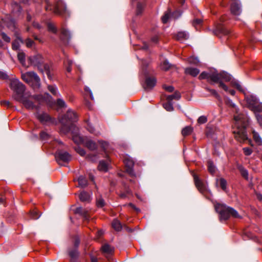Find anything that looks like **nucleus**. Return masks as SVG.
Masks as SVG:
<instances>
[{
    "label": "nucleus",
    "mask_w": 262,
    "mask_h": 262,
    "mask_svg": "<svg viewBox=\"0 0 262 262\" xmlns=\"http://www.w3.org/2000/svg\"><path fill=\"white\" fill-rule=\"evenodd\" d=\"M157 80L155 77H148L146 78L144 88L145 90H151L156 85Z\"/></svg>",
    "instance_id": "16"
},
{
    "label": "nucleus",
    "mask_w": 262,
    "mask_h": 262,
    "mask_svg": "<svg viewBox=\"0 0 262 262\" xmlns=\"http://www.w3.org/2000/svg\"><path fill=\"white\" fill-rule=\"evenodd\" d=\"M188 61L191 64H196L199 63V60L196 57H190L188 59Z\"/></svg>",
    "instance_id": "50"
},
{
    "label": "nucleus",
    "mask_w": 262,
    "mask_h": 262,
    "mask_svg": "<svg viewBox=\"0 0 262 262\" xmlns=\"http://www.w3.org/2000/svg\"><path fill=\"white\" fill-rule=\"evenodd\" d=\"M233 85L239 91L244 92V89H243L241 85L237 81H234L233 82Z\"/></svg>",
    "instance_id": "55"
},
{
    "label": "nucleus",
    "mask_w": 262,
    "mask_h": 262,
    "mask_svg": "<svg viewBox=\"0 0 262 262\" xmlns=\"http://www.w3.org/2000/svg\"><path fill=\"white\" fill-rule=\"evenodd\" d=\"M214 207L216 211L220 215V220L221 221H226L230 216L237 219L242 217L236 210L225 204L217 203L214 205Z\"/></svg>",
    "instance_id": "5"
},
{
    "label": "nucleus",
    "mask_w": 262,
    "mask_h": 262,
    "mask_svg": "<svg viewBox=\"0 0 262 262\" xmlns=\"http://www.w3.org/2000/svg\"><path fill=\"white\" fill-rule=\"evenodd\" d=\"M25 43L28 48H31L34 45V42L30 38H27L25 40Z\"/></svg>",
    "instance_id": "54"
},
{
    "label": "nucleus",
    "mask_w": 262,
    "mask_h": 262,
    "mask_svg": "<svg viewBox=\"0 0 262 262\" xmlns=\"http://www.w3.org/2000/svg\"><path fill=\"white\" fill-rule=\"evenodd\" d=\"M208 169L211 174H213L215 172L216 168L211 161H208Z\"/></svg>",
    "instance_id": "39"
},
{
    "label": "nucleus",
    "mask_w": 262,
    "mask_h": 262,
    "mask_svg": "<svg viewBox=\"0 0 262 262\" xmlns=\"http://www.w3.org/2000/svg\"><path fill=\"white\" fill-rule=\"evenodd\" d=\"M83 144L91 150H94L97 149L96 144L86 137H85Z\"/></svg>",
    "instance_id": "18"
},
{
    "label": "nucleus",
    "mask_w": 262,
    "mask_h": 262,
    "mask_svg": "<svg viewBox=\"0 0 262 262\" xmlns=\"http://www.w3.org/2000/svg\"><path fill=\"white\" fill-rule=\"evenodd\" d=\"M245 99L250 108L258 102L256 97L252 95L246 96Z\"/></svg>",
    "instance_id": "19"
},
{
    "label": "nucleus",
    "mask_w": 262,
    "mask_h": 262,
    "mask_svg": "<svg viewBox=\"0 0 262 262\" xmlns=\"http://www.w3.org/2000/svg\"><path fill=\"white\" fill-rule=\"evenodd\" d=\"M72 129H73V130H71V131H72V139L73 141L77 144H83V142H84L85 137H81L78 134V128L77 127L75 128H73Z\"/></svg>",
    "instance_id": "14"
},
{
    "label": "nucleus",
    "mask_w": 262,
    "mask_h": 262,
    "mask_svg": "<svg viewBox=\"0 0 262 262\" xmlns=\"http://www.w3.org/2000/svg\"><path fill=\"white\" fill-rule=\"evenodd\" d=\"M115 225H116V231H119L122 230H125L127 232H132V230L130 228L127 227L125 225L121 224V223L119 221H118L117 220H116Z\"/></svg>",
    "instance_id": "21"
},
{
    "label": "nucleus",
    "mask_w": 262,
    "mask_h": 262,
    "mask_svg": "<svg viewBox=\"0 0 262 262\" xmlns=\"http://www.w3.org/2000/svg\"><path fill=\"white\" fill-rule=\"evenodd\" d=\"M79 199L82 202H89L91 200V195L86 192L82 191L79 195Z\"/></svg>",
    "instance_id": "26"
},
{
    "label": "nucleus",
    "mask_w": 262,
    "mask_h": 262,
    "mask_svg": "<svg viewBox=\"0 0 262 262\" xmlns=\"http://www.w3.org/2000/svg\"><path fill=\"white\" fill-rule=\"evenodd\" d=\"M47 27L49 31L55 34L57 33V29L53 23H48L47 24Z\"/></svg>",
    "instance_id": "38"
},
{
    "label": "nucleus",
    "mask_w": 262,
    "mask_h": 262,
    "mask_svg": "<svg viewBox=\"0 0 262 262\" xmlns=\"http://www.w3.org/2000/svg\"><path fill=\"white\" fill-rule=\"evenodd\" d=\"M178 40L182 41L187 39L189 37V34L187 32L185 31L179 32L175 36Z\"/></svg>",
    "instance_id": "23"
},
{
    "label": "nucleus",
    "mask_w": 262,
    "mask_h": 262,
    "mask_svg": "<svg viewBox=\"0 0 262 262\" xmlns=\"http://www.w3.org/2000/svg\"><path fill=\"white\" fill-rule=\"evenodd\" d=\"M1 35L2 37V38L3 40L7 42H10L11 41L10 38L4 32H2L1 33Z\"/></svg>",
    "instance_id": "59"
},
{
    "label": "nucleus",
    "mask_w": 262,
    "mask_h": 262,
    "mask_svg": "<svg viewBox=\"0 0 262 262\" xmlns=\"http://www.w3.org/2000/svg\"><path fill=\"white\" fill-rule=\"evenodd\" d=\"M9 78L8 75L4 72L0 71V78L2 79H8Z\"/></svg>",
    "instance_id": "64"
},
{
    "label": "nucleus",
    "mask_w": 262,
    "mask_h": 262,
    "mask_svg": "<svg viewBox=\"0 0 262 262\" xmlns=\"http://www.w3.org/2000/svg\"><path fill=\"white\" fill-rule=\"evenodd\" d=\"M161 68L162 70L167 71L170 68V64L167 61L164 60L161 64Z\"/></svg>",
    "instance_id": "44"
},
{
    "label": "nucleus",
    "mask_w": 262,
    "mask_h": 262,
    "mask_svg": "<svg viewBox=\"0 0 262 262\" xmlns=\"http://www.w3.org/2000/svg\"><path fill=\"white\" fill-rule=\"evenodd\" d=\"M192 130L193 128L191 126H186L182 129V134L184 136H188L192 133Z\"/></svg>",
    "instance_id": "36"
},
{
    "label": "nucleus",
    "mask_w": 262,
    "mask_h": 262,
    "mask_svg": "<svg viewBox=\"0 0 262 262\" xmlns=\"http://www.w3.org/2000/svg\"><path fill=\"white\" fill-rule=\"evenodd\" d=\"M181 98V95L179 92H176L173 94L169 95L167 97L166 99L168 101H171L173 99L179 100Z\"/></svg>",
    "instance_id": "34"
},
{
    "label": "nucleus",
    "mask_w": 262,
    "mask_h": 262,
    "mask_svg": "<svg viewBox=\"0 0 262 262\" xmlns=\"http://www.w3.org/2000/svg\"><path fill=\"white\" fill-rule=\"evenodd\" d=\"M101 250L103 253L106 254V256L109 259V255L112 252V249L108 244H105L101 247Z\"/></svg>",
    "instance_id": "25"
},
{
    "label": "nucleus",
    "mask_w": 262,
    "mask_h": 262,
    "mask_svg": "<svg viewBox=\"0 0 262 262\" xmlns=\"http://www.w3.org/2000/svg\"><path fill=\"white\" fill-rule=\"evenodd\" d=\"M55 157L57 162L60 164L61 162H68L71 159V155L66 151H59L56 152Z\"/></svg>",
    "instance_id": "13"
},
{
    "label": "nucleus",
    "mask_w": 262,
    "mask_h": 262,
    "mask_svg": "<svg viewBox=\"0 0 262 262\" xmlns=\"http://www.w3.org/2000/svg\"><path fill=\"white\" fill-rule=\"evenodd\" d=\"M144 7L145 4L144 3H138L136 10V15L137 16L141 15L143 11Z\"/></svg>",
    "instance_id": "30"
},
{
    "label": "nucleus",
    "mask_w": 262,
    "mask_h": 262,
    "mask_svg": "<svg viewBox=\"0 0 262 262\" xmlns=\"http://www.w3.org/2000/svg\"><path fill=\"white\" fill-rule=\"evenodd\" d=\"M255 117L258 123L262 127V115L260 114H256Z\"/></svg>",
    "instance_id": "62"
},
{
    "label": "nucleus",
    "mask_w": 262,
    "mask_h": 262,
    "mask_svg": "<svg viewBox=\"0 0 262 262\" xmlns=\"http://www.w3.org/2000/svg\"><path fill=\"white\" fill-rule=\"evenodd\" d=\"M48 89L49 91L54 96H59L60 95L57 91V88L54 85H48Z\"/></svg>",
    "instance_id": "37"
},
{
    "label": "nucleus",
    "mask_w": 262,
    "mask_h": 262,
    "mask_svg": "<svg viewBox=\"0 0 262 262\" xmlns=\"http://www.w3.org/2000/svg\"><path fill=\"white\" fill-rule=\"evenodd\" d=\"M182 14V12L180 11H176L172 13L171 17L174 19H177Z\"/></svg>",
    "instance_id": "60"
},
{
    "label": "nucleus",
    "mask_w": 262,
    "mask_h": 262,
    "mask_svg": "<svg viewBox=\"0 0 262 262\" xmlns=\"http://www.w3.org/2000/svg\"><path fill=\"white\" fill-rule=\"evenodd\" d=\"M51 98L49 94L46 93L44 96L41 95L32 96L29 93H26L25 95L17 101L21 103L28 110L37 109V106L34 104L35 102L42 103L47 102V99Z\"/></svg>",
    "instance_id": "3"
},
{
    "label": "nucleus",
    "mask_w": 262,
    "mask_h": 262,
    "mask_svg": "<svg viewBox=\"0 0 262 262\" xmlns=\"http://www.w3.org/2000/svg\"><path fill=\"white\" fill-rule=\"evenodd\" d=\"M238 169L239 170L241 175L246 179H248V172L247 169H246L242 165H239L238 166Z\"/></svg>",
    "instance_id": "35"
},
{
    "label": "nucleus",
    "mask_w": 262,
    "mask_h": 262,
    "mask_svg": "<svg viewBox=\"0 0 262 262\" xmlns=\"http://www.w3.org/2000/svg\"><path fill=\"white\" fill-rule=\"evenodd\" d=\"M253 134V138L254 139V141H255V143L257 145H262V139L260 137L259 135L256 132L255 130H253L252 132Z\"/></svg>",
    "instance_id": "27"
},
{
    "label": "nucleus",
    "mask_w": 262,
    "mask_h": 262,
    "mask_svg": "<svg viewBox=\"0 0 262 262\" xmlns=\"http://www.w3.org/2000/svg\"><path fill=\"white\" fill-rule=\"evenodd\" d=\"M230 9L231 13L235 15H239L242 11L241 4L238 1L233 2Z\"/></svg>",
    "instance_id": "17"
},
{
    "label": "nucleus",
    "mask_w": 262,
    "mask_h": 262,
    "mask_svg": "<svg viewBox=\"0 0 262 262\" xmlns=\"http://www.w3.org/2000/svg\"><path fill=\"white\" fill-rule=\"evenodd\" d=\"M78 185L79 187H85L88 185V181L85 177L80 176L78 179Z\"/></svg>",
    "instance_id": "31"
},
{
    "label": "nucleus",
    "mask_w": 262,
    "mask_h": 262,
    "mask_svg": "<svg viewBox=\"0 0 262 262\" xmlns=\"http://www.w3.org/2000/svg\"><path fill=\"white\" fill-rule=\"evenodd\" d=\"M108 169V164L104 161H101L98 166V169L100 171H106Z\"/></svg>",
    "instance_id": "32"
},
{
    "label": "nucleus",
    "mask_w": 262,
    "mask_h": 262,
    "mask_svg": "<svg viewBox=\"0 0 262 262\" xmlns=\"http://www.w3.org/2000/svg\"><path fill=\"white\" fill-rule=\"evenodd\" d=\"M75 213L81 215L85 220L89 219V211L88 210L82 207H78L75 209Z\"/></svg>",
    "instance_id": "20"
},
{
    "label": "nucleus",
    "mask_w": 262,
    "mask_h": 262,
    "mask_svg": "<svg viewBox=\"0 0 262 262\" xmlns=\"http://www.w3.org/2000/svg\"><path fill=\"white\" fill-rule=\"evenodd\" d=\"M75 150L77 153H78L80 156H84L85 155V150L81 148L80 147L77 146L75 148Z\"/></svg>",
    "instance_id": "51"
},
{
    "label": "nucleus",
    "mask_w": 262,
    "mask_h": 262,
    "mask_svg": "<svg viewBox=\"0 0 262 262\" xmlns=\"http://www.w3.org/2000/svg\"><path fill=\"white\" fill-rule=\"evenodd\" d=\"M86 128L91 133H94V128L92 126V125L90 124V123L89 122V121H87V124H86Z\"/></svg>",
    "instance_id": "61"
},
{
    "label": "nucleus",
    "mask_w": 262,
    "mask_h": 262,
    "mask_svg": "<svg viewBox=\"0 0 262 262\" xmlns=\"http://www.w3.org/2000/svg\"><path fill=\"white\" fill-rule=\"evenodd\" d=\"M86 158L91 161L95 162L97 160L98 157L97 155L89 154L86 156Z\"/></svg>",
    "instance_id": "49"
},
{
    "label": "nucleus",
    "mask_w": 262,
    "mask_h": 262,
    "mask_svg": "<svg viewBox=\"0 0 262 262\" xmlns=\"http://www.w3.org/2000/svg\"><path fill=\"white\" fill-rule=\"evenodd\" d=\"M56 105L60 108L66 107L67 105L64 101L60 98H59L56 101Z\"/></svg>",
    "instance_id": "46"
},
{
    "label": "nucleus",
    "mask_w": 262,
    "mask_h": 262,
    "mask_svg": "<svg viewBox=\"0 0 262 262\" xmlns=\"http://www.w3.org/2000/svg\"><path fill=\"white\" fill-rule=\"evenodd\" d=\"M20 47L19 43L18 40H14L12 44V48L14 50H17L19 49Z\"/></svg>",
    "instance_id": "53"
},
{
    "label": "nucleus",
    "mask_w": 262,
    "mask_h": 262,
    "mask_svg": "<svg viewBox=\"0 0 262 262\" xmlns=\"http://www.w3.org/2000/svg\"><path fill=\"white\" fill-rule=\"evenodd\" d=\"M207 121V118L205 116H201L198 119L199 124H204Z\"/></svg>",
    "instance_id": "52"
},
{
    "label": "nucleus",
    "mask_w": 262,
    "mask_h": 262,
    "mask_svg": "<svg viewBox=\"0 0 262 262\" xmlns=\"http://www.w3.org/2000/svg\"><path fill=\"white\" fill-rule=\"evenodd\" d=\"M185 72L186 74L190 75L193 77H195L200 73V70L196 68L189 67L185 69Z\"/></svg>",
    "instance_id": "22"
},
{
    "label": "nucleus",
    "mask_w": 262,
    "mask_h": 262,
    "mask_svg": "<svg viewBox=\"0 0 262 262\" xmlns=\"http://www.w3.org/2000/svg\"><path fill=\"white\" fill-rule=\"evenodd\" d=\"M130 195H132V192L128 188L126 189L125 192H122L120 194V196L121 198H127Z\"/></svg>",
    "instance_id": "47"
},
{
    "label": "nucleus",
    "mask_w": 262,
    "mask_h": 262,
    "mask_svg": "<svg viewBox=\"0 0 262 262\" xmlns=\"http://www.w3.org/2000/svg\"><path fill=\"white\" fill-rule=\"evenodd\" d=\"M163 88L167 91L169 92H172L174 90V88L172 86L169 85L167 86L166 85H164Z\"/></svg>",
    "instance_id": "63"
},
{
    "label": "nucleus",
    "mask_w": 262,
    "mask_h": 262,
    "mask_svg": "<svg viewBox=\"0 0 262 262\" xmlns=\"http://www.w3.org/2000/svg\"><path fill=\"white\" fill-rule=\"evenodd\" d=\"M3 23L11 31H15L17 28L15 20L10 15H7L2 19Z\"/></svg>",
    "instance_id": "12"
},
{
    "label": "nucleus",
    "mask_w": 262,
    "mask_h": 262,
    "mask_svg": "<svg viewBox=\"0 0 262 262\" xmlns=\"http://www.w3.org/2000/svg\"><path fill=\"white\" fill-rule=\"evenodd\" d=\"M21 78L26 83L35 90L39 88L40 80L38 76L34 72H28L21 74Z\"/></svg>",
    "instance_id": "9"
},
{
    "label": "nucleus",
    "mask_w": 262,
    "mask_h": 262,
    "mask_svg": "<svg viewBox=\"0 0 262 262\" xmlns=\"http://www.w3.org/2000/svg\"><path fill=\"white\" fill-rule=\"evenodd\" d=\"M71 262H75L78 257V253L77 250H71L69 252Z\"/></svg>",
    "instance_id": "28"
},
{
    "label": "nucleus",
    "mask_w": 262,
    "mask_h": 262,
    "mask_svg": "<svg viewBox=\"0 0 262 262\" xmlns=\"http://www.w3.org/2000/svg\"><path fill=\"white\" fill-rule=\"evenodd\" d=\"M28 65L29 66H33L37 67L38 70L41 72H45L49 79L52 78L51 66L48 63H45L44 59L41 55L37 54L29 57L28 58Z\"/></svg>",
    "instance_id": "4"
},
{
    "label": "nucleus",
    "mask_w": 262,
    "mask_h": 262,
    "mask_svg": "<svg viewBox=\"0 0 262 262\" xmlns=\"http://www.w3.org/2000/svg\"><path fill=\"white\" fill-rule=\"evenodd\" d=\"M123 161L125 166L126 172L131 177H135L136 174L133 169L135 161L129 155H125L123 157Z\"/></svg>",
    "instance_id": "10"
},
{
    "label": "nucleus",
    "mask_w": 262,
    "mask_h": 262,
    "mask_svg": "<svg viewBox=\"0 0 262 262\" xmlns=\"http://www.w3.org/2000/svg\"><path fill=\"white\" fill-rule=\"evenodd\" d=\"M30 216L32 219L36 220L39 217L40 214L37 210H33L30 212Z\"/></svg>",
    "instance_id": "45"
},
{
    "label": "nucleus",
    "mask_w": 262,
    "mask_h": 262,
    "mask_svg": "<svg viewBox=\"0 0 262 262\" xmlns=\"http://www.w3.org/2000/svg\"><path fill=\"white\" fill-rule=\"evenodd\" d=\"M49 135L45 131H42L40 133V138L42 140H47L49 138Z\"/></svg>",
    "instance_id": "48"
},
{
    "label": "nucleus",
    "mask_w": 262,
    "mask_h": 262,
    "mask_svg": "<svg viewBox=\"0 0 262 262\" xmlns=\"http://www.w3.org/2000/svg\"><path fill=\"white\" fill-rule=\"evenodd\" d=\"M17 57L19 62L24 67H29L28 64L26 62V55L23 52L19 51L17 53Z\"/></svg>",
    "instance_id": "24"
},
{
    "label": "nucleus",
    "mask_w": 262,
    "mask_h": 262,
    "mask_svg": "<svg viewBox=\"0 0 262 262\" xmlns=\"http://www.w3.org/2000/svg\"><path fill=\"white\" fill-rule=\"evenodd\" d=\"M255 114H260L262 112V103L258 102L250 108Z\"/></svg>",
    "instance_id": "29"
},
{
    "label": "nucleus",
    "mask_w": 262,
    "mask_h": 262,
    "mask_svg": "<svg viewBox=\"0 0 262 262\" xmlns=\"http://www.w3.org/2000/svg\"><path fill=\"white\" fill-rule=\"evenodd\" d=\"M61 34L65 37L67 38V39L69 40L71 37L70 32V31L63 28L61 29Z\"/></svg>",
    "instance_id": "42"
},
{
    "label": "nucleus",
    "mask_w": 262,
    "mask_h": 262,
    "mask_svg": "<svg viewBox=\"0 0 262 262\" xmlns=\"http://www.w3.org/2000/svg\"><path fill=\"white\" fill-rule=\"evenodd\" d=\"M169 13L167 12L164 14V16H162V21L163 23L166 24L168 21V20L169 18Z\"/></svg>",
    "instance_id": "58"
},
{
    "label": "nucleus",
    "mask_w": 262,
    "mask_h": 262,
    "mask_svg": "<svg viewBox=\"0 0 262 262\" xmlns=\"http://www.w3.org/2000/svg\"><path fill=\"white\" fill-rule=\"evenodd\" d=\"M78 120V115L72 110H69L66 114L61 119V123L62 124L61 131L67 133L72 130L73 128H76L73 124Z\"/></svg>",
    "instance_id": "6"
},
{
    "label": "nucleus",
    "mask_w": 262,
    "mask_h": 262,
    "mask_svg": "<svg viewBox=\"0 0 262 262\" xmlns=\"http://www.w3.org/2000/svg\"><path fill=\"white\" fill-rule=\"evenodd\" d=\"M195 185L199 191L203 193L207 190L206 185L195 174L193 175Z\"/></svg>",
    "instance_id": "15"
},
{
    "label": "nucleus",
    "mask_w": 262,
    "mask_h": 262,
    "mask_svg": "<svg viewBox=\"0 0 262 262\" xmlns=\"http://www.w3.org/2000/svg\"><path fill=\"white\" fill-rule=\"evenodd\" d=\"M228 104L232 107L235 108L236 114L234 116V125L233 127V133L234 137L237 141L239 142H244L248 140L249 144H252L251 140H248L247 134L246 131V127L248 124V117L244 114H239L237 109L235 107V104L230 100H228Z\"/></svg>",
    "instance_id": "1"
},
{
    "label": "nucleus",
    "mask_w": 262,
    "mask_h": 262,
    "mask_svg": "<svg viewBox=\"0 0 262 262\" xmlns=\"http://www.w3.org/2000/svg\"><path fill=\"white\" fill-rule=\"evenodd\" d=\"M243 150L246 156H250L252 153V150L249 147H244Z\"/></svg>",
    "instance_id": "57"
},
{
    "label": "nucleus",
    "mask_w": 262,
    "mask_h": 262,
    "mask_svg": "<svg viewBox=\"0 0 262 262\" xmlns=\"http://www.w3.org/2000/svg\"><path fill=\"white\" fill-rule=\"evenodd\" d=\"M199 78L200 80L207 79L208 81L219 83V86L225 91H227L228 86L223 83V81H229L231 79V75L227 73L223 72L219 73L216 71L210 72H203L200 75Z\"/></svg>",
    "instance_id": "2"
},
{
    "label": "nucleus",
    "mask_w": 262,
    "mask_h": 262,
    "mask_svg": "<svg viewBox=\"0 0 262 262\" xmlns=\"http://www.w3.org/2000/svg\"><path fill=\"white\" fill-rule=\"evenodd\" d=\"M164 108L167 111L171 112L173 110V104L170 101L164 103L163 104Z\"/></svg>",
    "instance_id": "40"
},
{
    "label": "nucleus",
    "mask_w": 262,
    "mask_h": 262,
    "mask_svg": "<svg viewBox=\"0 0 262 262\" xmlns=\"http://www.w3.org/2000/svg\"><path fill=\"white\" fill-rule=\"evenodd\" d=\"M11 89L14 92L13 97L17 101L23 97L25 93L26 87L17 79H13L11 80L10 83Z\"/></svg>",
    "instance_id": "8"
},
{
    "label": "nucleus",
    "mask_w": 262,
    "mask_h": 262,
    "mask_svg": "<svg viewBox=\"0 0 262 262\" xmlns=\"http://www.w3.org/2000/svg\"><path fill=\"white\" fill-rule=\"evenodd\" d=\"M64 64L66 66L67 71L69 73L71 72L72 70V65L73 64L72 61L69 59H67L64 61Z\"/></svg>",
    "instance_id": "43"
},
{
    "label": "nucleus",
    "mask_w": 262,
    "mask_h": 262,
    "mask_svg": "<svg viewBox=\"0 0 262 262\" xmlns=\"http://www.w3.org/2000/svg\"><path fill=\"white\" fill-rule=\"evenodd\" d=\"M226 16H222L220 18V22L215 25V29L213 30L214 34L220 36V35H228L230 33V31L226 29L223 25L222 23L225 21Z\"/></svg>",
    "instance_id": "11"
},
{
    "label": "nucleus",
    "mask_w": 262,
    "mask_h": 262,
    "mask_svg": "<svg viewBox=\"0 0 262 262\" xmlns=\"http://www.w3.org/2000/svg\"><path fill=\"white\" fill-rule=\"evenodd\" d=\"M217 182L220 183V185L223 190H226L227 182L224 179L221 178L219 180H217Z\"/></svg>",
    "instance_id": "41"
},
{
    "label": "nucleus",
    "mask_w": 262,
    "mask_h": 262,
    "mask_svg": "<svg viewBox=\"0 0 262 262\" xmlns=\"http://www.w3.org/2000/svg\"><path fill=\"white\" fill-rule=\"evenodd\" d=\"M46 2V10L50 11L54 14L63 15L67 12V7L61 0H45Z\"/></svg>",
    "instance_id": "7"
},
{
    "label": "nucleus",
    "mask_w": 262,
    "mask_h": 262,
    "mask_svg": "<svg viewBox=\"0 0 262 262\" xmlns=\"http://www.w3.org/2000/svg\"><path fill=\"white\" fill-rule=\"evenodd\" d=\"M206 89L208 92H209L212 95H213L216 98H218L220 97L219 95L215 90L211 89L209 88H206Z\"/></svg>",
    "instance_id": "56"
},
{
    "label": "nucleus",
    "mask_w": 262,
    "mask_h": 262,
    "mask_svg": "<svg viewBox=\"0 0 262 262\" xmlns=\"http://www.w3.org/2000/svg\"><path fill=\"white\" fill-rule=\"evenodd\" d=\"M37 118L41 122H47L50 119V116L46 113L38 114Z\"/></svg>",
    "instance_id": "33"
}]
</instances>
